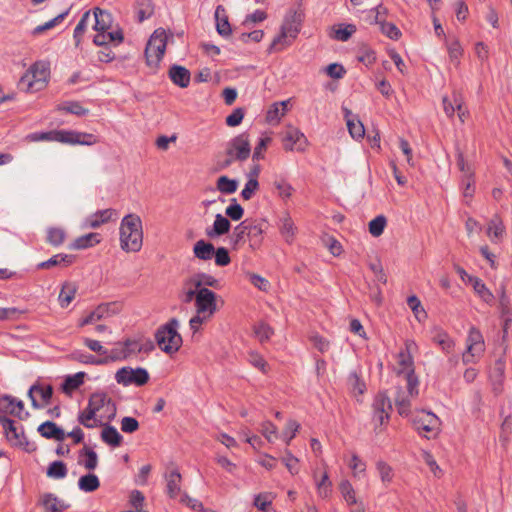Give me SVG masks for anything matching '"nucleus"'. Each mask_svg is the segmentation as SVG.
<instances>
[{
  "label": "nucleus",
  "mask_w": 512,
  "mask_h": 512,
  "mask_svg": "<svg viewBox=\"0 0 512 512\" xmlns=\"http://www.w3.org/2000/svg\"><path fill=\"white\" fill-rule=\"evenodd\" d=\"M143 230L141 218L136 214L126 215L120 225V245L126 252H138L142 247Z\"/></svg>",
  "instance_id": "1"
},
{
  "label": "nucleus",
  "mask_w": 512,
  "mask_h": 512,
  "mask_svg": "<svg viewBox=\"0 0 512 512\" xmlns=\"http://www.w3.org/2000/svg\"><path fill=\"white\" fill-rule=\"evenodd\" d=\"M179 321L171 318L167 323L161 325L155 333V340L159 348L166 354H173L179 351L183 339L178 333Z\"/></svg>",
  "instance_id": "2"
},
{
  "label": "nucleus",
  "mask_w": 512,
  "mask_h": 512,
  "mask_svg": "<svg viewBox=\"0 0 512 512\" xmlns=\"http://www.w3.org/2000/svg\"><path fill=\"white\" fill-rule=\"evenodd\" d=\"M167 40L168 36L164 28H158L152 33L144 52L146 64L149 67L154 69L159 67L166 51Z\"/></svg>",
  "instance_id": "3"
},
{
  "label": "nucleus",
  "mask_w": 512,
  "mask_h": 512,
  "mask_svg": "<svg viewBox=\"0 0 512 512\" xmlns=\"http://www.w3.org/2000/svg\"><path fill=\"white\" fill-rule=\"evenodd\" d=\"M412 423L415 430L427 439L436 438L440 432V419L432 412L422 410L413 417Z\"/></svg>",
  "instance_id": "4"
},
{
  "label": "nucleus",
  "mask_w": 512,
  "mask_h": 512,
  "mask_svg": "<svg viewBox=\"0 0 512 512\" xmlns=\"http://www.w3.org/2000/svg\"><path fill=\"white\" fill-rule=\"evenodd\" d=\"M225 154L234 161H246L251 155L250 136L242 132L226 144Z\"/></svg>",
  "instance_id": "5"
},
{
  "label": "nucleus",
  "mask_w": 512,
  "mask_h": 512,
  "mask_svg": "<svg viewBox=\"0 0 512 512\" xmlns=\"http://www.w3.org/2000/svg\"><path fill=\"white\" fill-rule=\"evenodd\" d=\"M150 379L149 373L145 368H131L129 366L120 368L115 374V380L123 386L136 385L144 386Z\"/></svg>",
  "instance_id": "6"
},
{
  "label": "nucleus",
  "mask_w": 512,
  "mask_h": 512,
  "mask_svg": "<svg viewBox=\"0 0 512 512\" xmlns=\"http://www.w3.org/2000/svg\"><path fill=\"white\" fill-rule=\"evenodd\" d=\"M30 72L32 73L31 77L28 74L21 77L18 83L20 90L33 92L41 89L44 85L48 69L43 64L39 62L34 63L30 68Z\"/></svg>",
  "instance_id": "7"
},
{
  "label": "nucleus",
  "mask_w": 512,
  "mask_h": 512,
  "mask_svg": "<svg viewBox=\"0 0 512 512\" xmlns=\"http://www.w3.org/2000/svg\"><path fill=\"white\" fill-rule=\"evenodd\" d=\"M281 140L285 151L296 150L298 152H304L309 145L308 139L304 133L294 126H288L287 129L281 133Z\"/></svg>",
  "instance_id": "8"
},
{
  "label": "nucleus",
  "mask_w": 512,
  "mask_h": 512,
  "mask_svg": "<svg viewBox=\"0 0 512 512\" xmlns=\"http://www.w3.org/2000/svg\"><path fill=\"white\" fill-rule=\"evenodd\" d=\"M373 421L379 426L387 423L392 411V404L390 398L385 391H380L376 394L373 404Z\"/></svg>",
  "instance_id": "9"
},
{
  "label": "nucleus",
  "mask_w": 512,
  "mask_h": 512,
  "mask_svg": "<svg viewBox=\"0 0 512 512\" xmlns=\"http://www.w3.org/2000/svg\"><path fill=\"white\" fill-rule=\"evenodd\" d=\"M485 350L484 339L475 327H471L467 337V350L463 354V362L465 364L474 362L476 356H480Z\"/></svg>",
  "instance_id": "10"
},
{
  "label": "nucleus",
  "mask_w": 512,
  "mask_h": 512,
  "mask_svg": "<svg viewBox=\"0 0 512 512\" xmlns=\"http://www.w3.org/2000/svg\"><path fill=\"white\" fill-rule=\"evenodd\" d=\"M195 307L198 314L213 315L217 311V294L208 288H200L197 290Z\"/></svg>",
  "instance_id": "11"
},
{
  "label": "nucleus",
  "mask_w": 512,
  "mask_h": 512,
  "mask_svg": "<svg viewBox=\"0 0 512 512\" xmlns=\"http://www.w3.org/2000/svg\"><path fill=\"white\" fill-rule=\"evenodd\" d=\"M53 386L42 385L39 382L33 384L28 390V397L31 400L32 407L35 409L43 408L47 405L53 396Z\"/></svg>",
  "instance_id": "12"
},
{
  "label": "nucleus",
  "mask_w": 512,
  "mask_h": 512,
  "mask_svg": "<svg viewBox=\"0 0 512 512\" xmlns=\"http://www.w3.org/2000/svg\"><path fill=\"white\" fill-rule=\"evenodd\" d=\"M88 405L92 407L97 413L104 406L107 407V410L110 414L107 416L108 420L111 421L116 416V404L115 402L107 396L105 392H95L92 393L88 400Z\"/></svg>",
  "instance_id": "13"
},
{
  "label": "nucleus",
  "mask_w": 512,
  "mask_h": 512,
  "mask_svg": "<svg viewBox=\"0 0 512 512\" xmlns=\"http://www.w3.org/2000/svg\"><path fill=\"white\" fill-rule=\"evenodd\" d=\"M265 220L248 219L247 224V237L249 245L253 250L258 249L263 241V234L265 232Z\"/></svg>",
  "instance_id": "14"
},
{
  "label": "nucleus",
  "mask_w": 512,
  "mask_h": 512,
  "mask_svg": "<svg viewBox=\"0 0 512 512\" xmlns=\"http://www.w3.org/2000/svg\"><path fill=\"white\" fill-rule=\"evenodd\" d=\"M116 305H117L116 302L102 303V304L98 305L95 308V310L90 312L85 318H83L81 320V322L79 323V326L83 327V326L91 324V323H93L95 321L101 320V319H103L106 316L115 314L116 311L115 310H111V308L116 306Z\"/></svg>",
  "instance_id": "15"
},
{
  "label": "nucleus",
  "mask_w": 512,
  "mask_h": 512,
  "mask_svg": "<svg viewBox=\"0 0 512 512\" xmlns=\"http://www.w3.org/2000/svg\"><path fill=\"white\" fill-rule=\"evenodd\" d=\"M168 77L173 84L179 86L180 88H187L190 84L191 73L186 67L173 64L169 68Z\"/></svg>",
  "instance_id": "16"
},
{
  "label": "nucleus",
  "mask_w": 512,
  "mask_h": 512,
  "mask_svg": "<svg viewBox=\"0 0 512 512\" xmlns=\"http://www.w3.org/2000/svg\"><path fill=\"white\" fill-rule=\"evenodd\" d=\"M38 433L46 439L63 441L66 438L65 431L55 422L47 420L40 424L37 428Z\"/></svg>",
  "instance_id": "17"
},
{
  "label": "nucleus",
  "mask_w": 512,
  "mask_h": 512,
  "mask_svg": "<svg viewBox=\"0 0 512 512\" xmlns=\"http://www.w3.org/2000/svg\"><path fill=\"white\" fill-rule=\"evenodd\" d=\"M39 504L45 509L46 512H63L69 505L60 500L53 493H44L40 496Z\"/></svg>",
  "instance_id": "18"
},
{
  "label": "nucleus",
  "mask_w": 512,
  "mask_h": 512,
  "mask_svg": "<svg viewBox=\"0 0 512 512\" xmlns=\"http://www.w3.org/2000/svg\"><path fill=\"white\" fill-rule=\"evenodd\" d=\"M231 223L227 217L222 214H216L215 221L211 228L206 229V235L210 239L220 237L227 234L230 231Z\"/></svg>",
  "instance_id": "19"
},
{
  "label": "nucleus",
  "mask_w": 512,
  "mask_h": 512,
  "mask_svg": "<svg viewBox=\"0 0 512 512\" xmlns=\"http://www.w3.org/2000/svg\"><path fill=\"white\" fill-rule=\"evenodd\" d=\"M99 426H102L101 439L104 443L112 446L119 447L123 442V436L117 429L109 423L99 421Z\"/></svg>",
  "instance_id": "20"
},
{
  "label": "nucleus",
  "mask_w": 512,
  "mask_h": 512,
  "mask_svg": "<svg viewBox=\"0 0 512 512\" xmlns=\"http://www.w3.org/2000/svg\"><path fill=\"white\" fill-rule=\"evenodd\" d=\"M76 260V256L72 254H56L46 261H43L37 265V269L44 270L50 269L55 266L68 267L72 265Z\"/></svg>",
  "instance_id": "21"
},
{
  "label": "nucleus",
  "mask_w": 512,
  "mask_h": 512,
  "mask_svg": "<svg viewBox=\"0 0 512 512\" xmlns=\"http://www.w3.org/2000/svg\"><path fill=\"white\" fill-rule=\"evenodd\" d=\"M165 479L167 481L166 492L168 496L172 499L177 498L181 492L180 483L182 479L179 469L173 468L165 474Z\"/></svg>",
  "instance_id": "22"
},
{
  "label": "nucleus",
  "mask_w": 512,
  "mask_h": 512,
  "mask_svg": "<svg viewBox=\"0 0 512 512\" xmlns=\"http://www.w3.org/2000/svg\"><path fill=\"white\" fill-rule=\"evenodd\" d=\"M216 30L222 37H228L232 34V28L222 5H218L215 10Z\"/></svg>",
  "instance_id": "23"
},
{
  "label": "nucleus",
  "mask_w": 512,
  "mask_h": 512,
  "mask_svg": "<svg viewBox=\"0 0 512 512\" xmlns=\"http://www.w3.org/2000/svg\"><path fill=\"white\" fill-rule=\"evenodd\" d=\"M193 253L195 258L208 261L213 258L216 253V248L211 242L201 239L194 244Z\"/></svg>",
  "instance_id": "24"
},
{
  "label": "nucleus",
  "mask_w": 512,
  "mask_h": 512,
  "mask_svg": "<svg viewBox=\"0 0 512 512\" xmlns=\"http://www.w3.org/2000/svg\"><path fill=\"white\" fill-rule=\"evenodd\" d=\"M95 24L93 29L97 32H106L112 26V15L110 12L101 8H94Z\"/></svg>",
  "instance_id": "25"
},
{
  "label": "nucleus",
  "mask_w": 512,
  "mask_h": 512,
  "mask_svg": "<svg viewBox=\"0 0 512 512\" xmlns=\"http://www.w3.org/2000/svg\"><path fill=\"white\" fill-rule=\"evenodd\" d=\"M101 235L96 232H91L86 235H82L76 238L70 245L69 248L73 250H82L100 243Z\"/></svg>",
  "instance_id": "26"
},
{
  "label": "nucleus",
  "mask_w": 512,
  "mask_h": 512,
  "mask_svg": "<svg viewBox=\"0 0 512 512\" xmlns=\"http://www.w3.org/2000/svg\"><path fill=\"white\" fill-rule=\"evenodd\" d=\"M185 285H193L197 290L203 288L202 286L213 287L218 289L220 287L219 280L213 277L210 274L199 273L192 278H189L185 281Z\"/></svg>",
  "instance_id": "27"
},
{
  "label": "nucleus",
  "mask_w": 512,
  "mask_h": 512,
  "mask_svg": "<svg viewBox=\"0 0 512 512\" xmlns=\"http://www.w3.org/2000/svg\"><path fill=\"white\" fill-rule=\"evenodd\" d=\"M78 463L90 471L94 470L98 464V455L92 448L84 445L79 451Z\"/></svg>",
  "instance_id": "28"
},
{
  "label": "nucleus",
  "mask_w": 512,
  "mask_h": 512,
  "mask_svg": "<svg viewBox=\"0 0 512 512\" xmlns=\"http://www.w3.org/2000/svg\"><path fill=\"white\" fill-rule=\"evenodd\" d=\"M469 283L473 286L474 291L478 296L487 304H492L494 301L493 293L486 287L485 283L476 276H469Z\"/></svg>",
  "instance_id": "29"
},
{
  "label": "nucleus",
  "mask_w": 512,
  "mask_h": 512,
  "mask_svg": "<svg viewBox=\"0 0 512 512\" xmlns=\"http://www.w3.org/2000/svg\"><path fill=\"white\" fill-rule=\"evenodd\" d=\"M85 376V372H78L74 375L66 376L63 383L61 384L62 392L70 395L84 383Z\"/></svg>",
  "instance_id": "30"
},
{
  "label": "nucleus",
  "mask_w": 512,
  "mask_h": 512,
  "mask_svg": "<svg viewBox=\"0 0 512 512\" xmlns=\"http://www.w3.org/2000/svg\"><path fill=\"white\" fill-rule=\"evenodd\" d=\"M301 22V15L296 11L292 12L290 17H287L282 24L281 28L288 35L289 38L295 39L300 32L299 24Z\"/></svg>",
  "instance_id": "31"
},
{
  "label": "nucleus",
  "mask_w": 512,
  "mask_h": 512,
  "mask_svg": "<svg viewBox=\"0 0 512 512\" xmlns=\"http://www.w3.org/2000/svg\"><path fill=\"white\" fill-rule=\"evenodd\" d=\"M77 421L84 427L91 429L99 426V421L101 420L97 418V412L87 405V407L78 414Z\"/></svg>",
  "instance_id": "32"
},
{
  "label": "nucleus",
  "mask_w": 512,
  "mask_h": 512,
  "mask_svg": "<svg viewBox=\"0 0 512 512\" xmlns=\"http://www.w3.org/2000/svg\"><path fill=\"white\" fill-rule=\"evenodd\" d=\"M0 424L4 429V433L8 441L15 442L16 440H19V438L21 437V432H18L14 420L5 415H0Z\"/></svg>",
  "instance_id": "33"
},
{
  "label": "nucleus",
  "mask_w": 512,
  "mask_h": 512,
  "mask_svg": "<svg viewBox=\"0 0 512 512\" xmlns=\"http://www.w3.org/2000/svg\"><path fill=\"white\" fill-rule=\"evenodd\" d=\"M345 111V118L347 122V128L354 139H360L365 136V128L361 121L357 120L354 121L353 118H350L351 112L348 109H344Z\"/></svg>",
  "instance_id": "34"
},
{
  "label": "nucleus",
  "mask_w": 512,
  "mask_h": 512,
  "mask_svg": "<svg viewBox=\"0 0 512 512\" xmlns=\"http://www.w3.org/2000/svg\"><path fill=\"white\" fill-rule=\"evenodd\" d=\"M114 215H116V210L112 208L98 210L92 215L89 225L91 228H98L102 224L111 221Z\"/></svg>",
  "instance_id": "35"
},
{
  "label": "nucleus",
  "mask_w": 512,
  "mask_h": 512,
  "mask_svg": "<svg viewBox=\"0 0 512 512\" xmlns=\"http://www.w3.org/2000/svg\"><path fill=\"white\" fill-rule=\"evenodd\" d=\"M76 292H77V287L74 283L65 282L62 285V288H61V291H60L59 297H58L61 307H63V308L67 307L74 299Z\"/></svg>",
  "instance_id": "36"
},
{
  "label": "nucleus",
  "mask_w": 512,
  "mask_h": 512,
  "mask_svg": "<svg viewBox=\"0 0 512 512\" xmlns=\"http://www.w3.org/2000/svg\"><path fill=\"white\" fill-rule=\"evenodd\" d=\"M78 486L84 492H94L100 487V481L97 475L88 473L79 478Z\"/></svg>",
  "instance_id": "37"
},
{
  "label": "nucleus",
  "mask_w": 512,
  "mask_h": 512,
  "mask_svg": "<svg viewBox=\"0 0 512 512\" xmlns=\"http://www.w3.org/2000/svg\"><path fill=\"white\" fill-rule=\"evenodd\" d=\"M216 188L223 194H233L237 191L238 181L236 179H231L226 175H222L216 181Z\"/></svg>",
  "instance_id": "38"
},
{
  "label": "nucleus",
  "mask_w": 512,
  "mask_h": 512,
  "mask_svg": "<svg viewBox=\"0 0 512 512\" xmlns=\"http://www.w3.org/2000/svg\"><path fill=\"white\" fill-rule=\"evenodd\" d=\"M136 10L138 22L142 23L144 20L150 18L154 13L152 0H137Z\"/></svg>",
  "instance_id": "39"
},
{
  "label": "nucleus",
  "mask_w": 512,
  "mask_h": 512,
  "mask_svg": "<svg viewBox=\"0 0 512 512\" xmlns=\"http://www.w3.org/2000/svg\"><path fill=\"white\" fill-rule=\"evenodd\" d=\"M247 224L248 219H245L234 228L233 234L231 236L232 248L234 250H237L238 247L244 243L245 237H247Z\"/></svg>",
  "instance_id": "40"
},
{
  "label": "nucleus",
  "mask_w": 512,
  "mask_h": 512,
  "mask_svg": "<svg viewBox=\"0 0 512 512\" xmlns=\"http://www.w3.org/2000/svg\"><path fill=\"white\" fill-rule=\"evenodd\" d=\"M67 466L63 461L56 460L49 464L46 475L53 479H62L67 475Z\"/></svg>",
  "instance_id": "41"
},
{
  "label": "nucleus",
  "mask_w": 512,
  "mask_h": 512,
  "mask_svg": "<svg viewBox=\"0 0 512 512\" xmlns=\"http://www.w3.org/2000/svg\"><path fill=\"white\" fill-rule=\"evenodd\" d=\"M66 239V232L62 228L50 227L47 229L46 241L52 246H60Z\"/></svg>",
  "instance_id": "42"
},
{
  "label": "nucleus",
  "mask_w": 512,
  "mask_h": 512,
  "mask_svg": "<svg viewBox=\"0 0 512 512\" xmlns=\"http://www.w3.org/2000/svg\"><path fill=\"white\" fill-rule=\"evenodd\" d=\"M487 233L489 236H493V238H491L493 242H498L502 238L504 225L498 216H495L489 221Z\"/></svg>",
  "instance_id": "43"
},
{
  "label": "nucleus",
  "mask_w": 512,
  "mask_h": 512,
  "mask_svg": "<svg viewBox=\"0 0 512 512\" xmlns=\"http://www.w3.org/2000/svg\"><path fill=\"white\" fill-rule=\"evenodd\" d=\"M253 331L258 340L263 343L274 334V329L266 322H258L253 326Z\"/></svg>",
  "instance_id": "44"
},
{
  "label": "nucleus",
  "mask_w": 512,
  "mask_h": 512,
  "mask_svg": "<svg viewBox=\"0 0 512 512\" xmlns=\"http://www.w3.org/2000/svg\"><path fill=\"white\" fill-rule=\"evenodd\" d=\"M77 131L73 130H53V141L76 145V142H79L76 139Z\"/></svg>",
  "instance_id": "45"
},
{
  "label": "nucleus",
  "mask_w": 512,
  "mask_h": 512,
  "mask_svg": "<svg viewBox=\"0 0 512 512\" xmlns=\"http://www.w3.org/2000/svg\"><path fill=\"white\" fill-rule=\"evenodd\" d=\"M387 225V219L384 215H378L372 219L368 224L369 233L374 237H379L383 234Z\"/></svg>",
  "instance_id": "46"
},
{
  "label": "nucleus",
  "mask_w": 512,
  "mask_h": 512,
  "mask_svg": "<svg viewBox=\"0 0 512 512\" xmlns=\"http://www.w3.org/2000/svg\"><path fill=\"white\" fill-rule=\"evenodd\" d=\"M339 490L349 506L357 504L355 491L348 480H342L339 484Z\"/></svg>",
  "instance_id": "47"
},
{
  "label": "nucleus",
  "mask_w": 512,
  "mask_h": 512,
  "mask_svg": "<svg viewBox=\"0 0 512 512\" xmlns=\"http://www.w3.org/2000/svg\"><path fill=\"white\" fill-rule=\"evenodd\" d=\"M291 44V40H289L288 35L283 31L280 30V33L273 39L271 44L269 45L267 52L269 54L281 50L285 46H289Z\"/></svg>",
  "instance_id": "48"
},
{
  "label": "nucleus",
  "mask_w": 512,
  "mask_h": 512,
  "mask_svg": "<svg viewBox=\"0 0 512 512\" xmlns=\"http://www.w3.org/2000/svg\"><path fill=\"white\" fill-rule=\"evenodd\" d=\"M70 358L83 364L105 365V361H102L101 358H97L92 354H85L80 351L73 352L70 355Z\"/></svg>",
  "instance_id": "49"
},
{
  "label": "nucleus",
  "mask_w": 512,
  "mask_h": 512,
  "mask_svg": "<svg viewBox=\"0 0 512 512\" xmlns=\"http://www.w3.org/2000/svg\"><path fill=\"white\" fill-rule=\"evenodd\" d=\"M58 110H63L77 116H85L89 113V110L84 108L78 101H69L64 105H59Z\"/></svg>",
  "instance_id": "50"
},
{
  "label": "nucleus",
  "mask_w": 512,
  "mask_h": 512,
  "mask_svg": "<svg viewBox=\"0 0 512 512\" xmlns=\"http://www.w3.org/2000/svg\"><path fill=\"white\" fill-rule=\"evenodd\" d=\"M127 350H124L123 346L116 345L115 348L111 349L110 352H107L104 357H101L102 361H105V365L110 362L121 361L128 358L126 353Z\"/></svg>",
  "instance_id": "51"
},
{
  "label": "nucleus",
  "mask_w": 512,
  "mask_h": 512,
  "mask_svg": "<svg viewBox=\"0 0 512 512\" xmlns=\"http://www.w3.org/2000/svg\"><path fill=\"white\" fill-rule=\"evenodd\" d=\"M499 308L501 316H512V306L504 284L500 286Z\"/></svg>",
  "instance_id": "52"
},
{
  "label": "nucleus",
  "mask_w": 512,
  "mask_h": 512,
  "mask_svg": "<svg viewBox=\"0 0 512 512\" xmlns=\"http://www.w3.org/2000/svg\"><path fill=\"white\" fill-rule=\"evenodd\" d=\"M474 171L471 166H467V174L463 175L462 184L464 186V196L472 197L475 191Z\"/></svg>",
  "instance_id": "53"
},
{
  "label": "nucleus",
  "mask_w": 512,
  "mask_h": 512,
  "mask_svg": "<svg viewBox=\"0 0 512 512\" xmlns=\"http://www.w3.org/2000/svg\"><path fill=\"white\" fill-rule=\"evenodd\" d=\"M26 310H21L16 307L2 308L0 307V321H14L19 320L20 317L25 314Z\"/></svg>",
  "instance_id": "54"
},
{
  "label": "nucleus",
  "mask_w": 512,
  "mask_h": 512,
  "mask_svg": "<svg viewBox=\"0 0 512 512\" xmlns=\"http://www.w3.org/2000/svg\"><path fill=\"white\" fill-rule=\"evenodd\" d=\"M379 26L381 32L392 40H398L402 35L400 29L394 23L381 21Z\"/></svg>",
  "instance_id": "55"
},
{
  "label": "nucleus",
  "mask_w": 512,
  "mask_h": 512,
  "mask_svg": "<svg viewBox=\"0 0 512 512\" xmlns=\"http://www.w3.org/2000/svg\"><path fill=\"white\" fill-rule=\"evenodd\" d=\"M7 414L19 416V413H16L13 406V397L11 395H2L0 397V415L7 416Z\"/></svg>",
  "instance_id": "56"
},
{
  "label": "nucleus",
  "mask_w": 512,
  "mask_h": 512,
  "mask_svg": "<svg viewBox=\"0 0 512 512\" xmlns=\"http://www.w3.org/2000/svg\"><path fill=\"white\" fill-rule=\"evenodd\" d=\"M505 378V362L502 358L495 361L490 372V380H496V383L503 382Z\"/></svg>",
  "instance_id": "57"
},
{
  "label": "nucleus",
  "mask_w": 512,
  "mask_h": 512,
  "mask_svg": "<svg viewBox=\"0 0 512 512\" xmlns=\"http://www.w3.org/2000/svg\"><path fill=\"white\" fill-rule=\"evenodd\" d=\"M348 382L352 390L354 392H357L359 395L364 394V392L366 391V384L356 371H352L349 374Z\"/></svg>",
  "instance_id": "58"
},
{
  "label": "nucleus",
  "mask_w": 512,
  "mask_h": 512,
  "mask_svg": "<svg viewBox=\"0 0 512 512\" xmlns=\"http://www.w3.org/2000/svg\"><path fill=\"white\" fill-rule=\"evenodd\" d=\"M434 342H436L443 351L446 353H450V351L454 347L453 340L448 336L445 332H439L433 337Z\"/></svg>",
  "instance_id": "59"
},
{
  "label": "nucleus",
  "mask_w": 512,
  "mask_h": 512,
  "mask_svg": "<svg viewBox=\"0 0 512 512\" xmlns=\"http://www.w3.org/2000/svg\"><path fill=\"white\" fill-rule=\"evenodd\" d=\"M272 138L269 136L262 137L259 139L256 147L254 148V152L252 155L253 161H258L264 159V152L266 151L268 145L271 143Z\"/></svg>",
  "instance_id": "60"
},
{
  "label": "nucleus",
  "mask_w": 512,
  "mask_h": 512,
  "mask_svg": "<svg viewBox=\"0 0 512 512\" xmlns=\"http://www.w3.org/2000/svg\"><path fill=\"white\" fill-rule=\"evenodd\" d=\"M225 213L231 220L238 221L243 217L244 209L234 198L232 199L231 204L226 208Z\"/></svg>",
  "instance_id": "61"
},
{
  "label": "nucleus",
  "mask_w": 512,
  "mask_h": 512,
  "mask_svg": "<svg viewBox=\"0 0 512 512\" xmlns=\"http://www.w3.org/2000/svg\"><path fill=\"white\" fill-rule=\"evenodd\" d=\"M245 116V108L238 107L233 110V112L228 115L225 119V123L229 127H236L240 125Z\"/></svg>",
  "instance_id": "62"
},
{
  "label": "nucleus",
  "mask_w": 512,
  "mask_h": 512,
  "mask_svg": "<svg viewBox=\"0 0 512 512\" xmlns=\"http://www.w3.org/2000/svg\"><path fill=\"white\" fill-rule=\"evenodd\" d=\"M356 31V26L353 24H348L346 26L340 25L338 29L334 31V38L339 41H347L352 36V34Z\"/></svg>",
  "instance_id": "63"
},
{
  "label": "nucleus",
  "mask_w": 512,
  "mask_h": 512,
  "mask_svg": "<svg viewBox=\"0 0 512 512\" xmlns=\"http://www.w3.org/2000/svg\"><path fill=\"white\" fill-rule=\"evenodd\" d=\"M300 424L296 420L290 419L283 431V439L287 445L290 444L291 440L296 436L299 431Z\"/></svg>",
  "instance_id": "64"
}]
</instances>
